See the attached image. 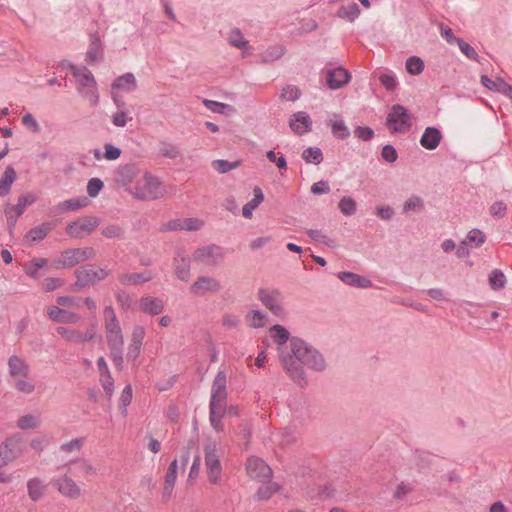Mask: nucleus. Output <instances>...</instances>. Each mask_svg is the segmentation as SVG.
<instances>
[{
  "mask_svg": "<svg viewBox=\"0 0 512 512\" xmlns=\"http://www.w3.org/2000/svg\"><path fill=\"white\" fill-rule=\"evenodd\" d=\"M290 348L291 353L280 350V360L293 381L303 387L307 381L301 364L320 371L324 369L325 361L318 351L311 349L297 337L290 339Z\"/></svg>",
  "mask_w": 512,
  "mask_h": 512,
  "instance_id": "f257e3e1",
  "label": "nucleus"
},
{
  "mask_svg": "<svg viewBox=\"0 0 512 512\" xmlns=\"http://www.w3.org/2000/svg\"><path fill=\"white\" fill-rule=\"evenodd\" d=\"M72 75L76 80L78 92L87 100L92 106H96L99 102V94L97 90V83L91 71L86 67H71Z\"/></svg>",
  "mask_w": 512,
  "mask_h": 512,
  "instance_id": "f03ea898",
  "label": "nucleus"
},
{
  "mask_svg": "<svg viewBox=\"0 0 512 512\" xmlns=\"http://www.w3.org/2000/svg\"><path fill=\"white\" fill-rule=\"evenodd\" d=\"M132 194L139 199L153 200L164 196V189L160 181L149 173L137 180Z\"/></svg>",
  "mask_w": 512,
  "mask_h": 512,
  "instance_id": "7ed1b4c3",
  "label": "nucleus"
},
{
  "mask_svg": "<svg viewBox=\"0 0 512 512\" xmlns=\"http://www.w3.org/2000/svg\"><path fill=\"white\" fill-rule=\"evenodd\" d=\"M94 256L95 251L91 247L68 249L55 258L52 261L51 266L55 269L71 268L85 260L93 258Z\"/></svg>",
  "mask_w": 512,
  "mask_h": 512,
  "instance_id": "20e7f679",
  "label": "nucleus"
},
{
  "mask_svg": "<svg viewBox=\"0 0 512 512\" xmlns=\"http://www.w3.org/2000/svg\"><path fill=\"white\" fill-rule=\"evenodd\" d=\"M25 449V441L22 435L14 434L7 438L5 442L0 445V461L1 465L19 458Z\"/></svg>",
  "mask_w": 512,
  "mask_h": 512,
  "instance_id": "39448f33",
  "label": "nucleus"
},
{
  "mask_svg": "<svg viewBox=\"0 0 512 512\" xmlns=\"http://www.w3.org/2000/svg\"><path fill=\"white\" fill-rule=\"evenodd\" d=\"M137 87V82L132 73H126L116 78L111 86V96L117 108L125 106L122 99V93L133 92Z\"/></svg>",
  "mask_w": 512,
  "mask_h": 512,
  "instance_id": "423d86ee",
  "label": "nucleus"
},
{
  "mask_svg": "<svg viewBox=\"0 0 512 512\" xmlns=\"http://www.w3.org/2000/svg\"><path fill=\"white\" fill-rule=\"evenodd\" d=\"M258 299L269 309L275 317H283L285 309L282 304V294L278 289L260 288L257 292Z\"/></svg>",
  "mask_w": 512,
  "mask_h": 512,
  "instance_id": "0eeeda50",
  "label": "nucleus"
},
{
  "mask_svg": "<svg viewBox=\"0 0 512 512\" xmlns=\"http://www.w3.org/2000/svg\"><path fill=\"white\" fill-rule=\"evenodd\" d=\"M205 465L210 483L218 484L221 478L222 465L217 454L216 444L211 442L204 447Z\"/></svg>",
  "mask_w": 512,
  "mask_h": 512,
  "instance_id": "6e6552de",
  "label": "nucleus"
},
{
  "mask_svg": "<svg viewBox=\"0 0 512 512\" xmlns=\"http://www.w3.org/2000/svg\"><path fill=\"white\" fill-rule=\"evenodd\" d=\"M246 470L248 476L261 483H266L273 477V471L271 467L265 463V461L259 457L251 456L248 458L246 463Z\"/></svg>",
  "mask_w": 512,
  "mask_h": 512,
  "instance_id": "1a4fd4ad",
  "label": "nucleus"
},
{
  "mask_svg": "<svg viewBox=\"0 0 512 512\" xmlns=\"http://www.w3.org/2000/svg\"><path fill=\"white\" fill-rule=\"evenodd\" d=\"M387 126L392 132H406L411 127L410 116L401 105H394L387 117Z\"/></svg>",
  "mask_w": 512,
  "mask_h": 512,
  "instance_id": "9d476101",
  "label": "nucleus"
},
{
  "mask_svg": "<svg viewBox=\"0 0 512 512\" xmlns=\"http://www.w3.org/2000/svg\"><path fill=\"white\" fill-rule=\"evenodd\" d=\"M223 259V252L219 246L208 245L198 248L193 254V260L203 266L218 265Z\"/></svg>",
  "mask_w": 512,
  "mask_h": 512,
  "instance_id": "9b49d317",
  "label": "nucleus"
},
{
  "mask_svg": "<svg viewBox=\"0 0 512 512\" xmlns=\"http://www.w3.org/2000/svg\"><path fill=\"white\" fill-rule=\"evenodd\" d=\"M99 225L96 217L85 216L69 223L66 227V233L73 238H82L90 234Z\"/></svg>",
  "mask_w": 512,
  "mask_h": 512,
  "instance_id": "f8f14e48",
  "label": "nucleus"
},
{
  "mask_svg": "<svg viewBox=\"0 0 512 512\" xmlns=\"http://www.w3.org/2000/svg\"><path fill=\"white\" fill-rule=\"evenodd\" d=\"M36 199L37 198H36V196L34 194L28 193V194H25V195H21L18 198V202H17L16 205L7 207L5 209V214H6V217H7L8 225L10 227L14 226L16 224V221H17L18 217H20L24 213L25 208L28 205H31V204L35 203Z\"/></svg>",
  "mask_w": 512,
  "mask_h": 512,
  "instance_id": "ddd939ff",
  "label": "nucleus"
},
{
  "mask_svg": "<svg viewBox=\"0 0 512 512\" xmlns=\"http://www.w3.org/2000/svg\"><path fill=\"white\" fill-rule=\"evenodd\" d=\"M51 484L58 492L69 499H77L81 495V488L68 475H63L52 480Z\"/></svg>",
  "mask_w": 512,
  "mask_h": 512,
  "instance_id": "4468645a",
  "label": "nucleus"
},
{
  "mask_svg": "<svg viewBox=\"0 0 512 512\" xmlns=\"http://www.w3.org/2000/svg\"><path fill=\"white\" fill-rule=\"evenodd\" d=\"M107 275L108 271L95 266L82 267L76 271L77 282L81 286H86L103 280Z\"/></svg>",
  "mask_w": 512,
  "mask_h": 512,
  "instance_id": "2eb2a0df",
  "label": "nucleus"
},
{
  "mask_svg": "<svg viewBox=\"0 0 512 512\" xmlns=\"http://www.w3.org/2000/svg\"><path fill=\"white\" fill-rule=\"evenodd\" d=\"M56 331L65 340L76 343L90 341L95 337L96 333L93 325L90 328H88L84 333L76 329H71L62 326L57 327Z\"/></svg>",
  "mask_w": 512,
  "mask_h": 512,
  "instance_id": "dca6fc26",
  "label": "nucleus"
},
{
  "mask_svg": "<svg viewBox=\"0 0 512 512\" xmlns=\"http://www.w3.org/2000/svg\"><path fill=\"white\" fill-rule=\"evenodd\" d=\"M220 289L221 285L217 279L210 276H201L191 285L190 292L202 296L209 292H218Z\"/></svg>",
  "mask_w": 512,
  "mask_h": 512,
  "instance_id": "f3484780",
  "label": "nucleus"
},
{
  "mask_svg": "<svg viewBox=\"0 0 512 512\" xmlns=\"http://www.w3.org/2000/svg\"><path fill=\"white\" fill-rule=\"evenodd\" d=\"M106 334L110 351L123 349V336L119 322H106Z\"/></svg>",
  "mask_w": 512,
  "mask_h": 512,
  "instance_id": "a211bd4d",
  "label": "nucleus"
},
{
  "mask_svg": "<svg viewBox=\"0 0 512 512\" xmlns=\"http://www.w3.org/2000/svg\"><path fill=\"white\" fill-rule=\"evenodd\" d=\"M138 174L139 169L136 165H125L116 171L115 181L118 185L126 187L132 184Z\"/></svg>",
  "mask_w": 512,
  "mask_h": 512,
  "instance_id": "6ab92c4d",
  "label": "nucleus"
},
{
  "mask_svg": "<svg viewBox=\"0 0 512 512\" xmlns=\"http://www.w3.org/2000/svg\"><path fill=\"white\" fill-rule=\"evenodd\" d=\"M311 124L309 115L302 111L295 113L289 121L290 128L298 135L306 133L311 128Z\"/></svg>",
  "mask_w": 512,
  "mask_h": 512,
  "instance_id": "aec40b11",
  "label": "nucleus"
},
{
  "mask_svg": "<svg viewBox=\"0 0 512 512\" xmlns=\"http://www.w3.org/2000/svg\"><path fill=\"white\" fill-rule=\"evenodd\" d=\"M481 83L483 86H485L487 89L495 92L502 93L512 99V86L505 82L501 78H496L495 80H492L488 78L487 76L481 77Z\"/></svg>",
  "mask_w": 512,
  "mask_h": 512,
  "instance_id": "412c9836",
  "label": "nucleus"
},
{
  "mask_svg": "<svg viewBox=\"0 0 512 512\" xmlns=\"http://www.w3.org/2000/svg\"><path fill=\"white\" fill-rule=\"evenodd\" d=\"M350 80V74L343 68H336L327 73V85L331 89H338L347 84Z\"/></svg>",
  "mask_w": 512,
  "mask_h": 512,
  "instance_id": "4be33fe9",
  "label": "nucleus"
},
{
  "mask_svg": "<svg viewBox=\"0 0 512 512\" xmlns=\"http://www.w3.org/2000/svg\"><path fill=\"white\" fill-rule=\"evenodd\" d=\"M442 135L440 131L434 127H428L425 129L420 144L428 150H434L438 147L441 141Z\"/></svg>",
  "mask_w": 512,
  "mask_h": 512,
  "instance_id": "5701e85b",
  "label": "nucleus"
},
{
  "mask_svg": "<svg viewBox=\"0 0 512 512\" xmlns=\"http://www.w3.org/2000/svg\"><path fill=\"white\" fill-rule=\"evenodd\" d=\"M138 307L141 311L149 316H156L163 311L164 305L162 300L152 297L142 298Z\"/></svg>",
  "mask_w": 512,
  "mask_h": 512,
  "instance_id": "b1692460",
  "label": "nucleus"
},
{
  "mask_svg": "<svg viewBox=\"0 0 512 512\" xmlns=\"http://www.w3.org/2000/svg\"><path fill=\"white\" fill-rule=\"evenodd\" d=\"M8 366L11 376H20L24 378L28 376L29 367L22 358L16 355L11 356L8 360Z\"/></svg>",
  "mask_w": 512,
  "mask_h": 512,
  "instance_id": "393cba45",
  "label": "nucleus"
},
{
  "mask_svg": "<svg viewBox=\"0 0 512 512\" xmlns=\"http://www.w3.org/2000/svg\"><path fill=\"white\" fill-rule=\"evenodd\" d=\"M88 205V200L86 197H78L72 198L65 201H62L57 204L56 210L58 213H64L69 211H77L82 209Z\"/></svg>",
  "mask_w": 512,
  "mask_h": 512,
  "instance_id": "a878e982",
  "label": "nucleus"
},
{
  "mask_svg": "<svg viewBox=\"0 0 512 512\" xmlns=\"http://www.w3.org/2000/svg\"><path fill=\"white\" fill-rule=\"evenodd\" d=\"M253 199L246 203L242 208V215L246 219H251L253 211L263 202L264 194L260 187L253 189Z\"/></svg>",
  "mask_w": 512,
  "mask_h": 512,
  "instance_id": "bb28decb",
  "label": "nucleus"
},
{
  "mask_svg": "<svg viewBox=\"0 0 512 512\" xmlns=\"http://www.w3.org/2000/svg\"><path fill=\"white\" fill-rule=\"evenodd\" d=\"M177 478V460L174 459L166 472L165 480H164V488H163V495L166 497H170L172 494V491L174 489V485Z\"/></svg>",
  "mask_w": 512,
  "mask_h": 512,
  "instance_id": "cd10ccee",
  "label": "nucleus"
},
{
  "mask_svg": "<svg viewBox=\"0 0 512 512\" xmlns=\"http://www.w3.org/2000/svg\"><path fill=\"white\" fill-rule=\"evenodd\" d=\"M15 180L16 172L14 168L11 166L7 167L0 179V196L9 194Z\"/></svg>",
  "mask_w": 512,
  "mask_h": 512,
  "instance_id": "c85d7f7f",
  "label": "nucleus"
},
{
  "mask_svg": "<svg viewBox=\"0 0 512 512\" xmlns=\"http://www.w3.org/2000/svg\"><path fill=\"white\" fill-rule=\"evenodd\" d=\"M51 229V223H43L29 230L26 234V239L31 242H40L48 235Z\"/></svg>",
  "mask_w": 512,
  "mask_h": 512,
  "instance_id": "c756f323",
  "label": "nucleus"
},
{
  "mask_svg": "<svg viewBox=\"0 0 512 512\" xmlns=\"http://www.w3.org/2000/svg\"><path fill=\"white\" fill-rule=\"evenodd\" d=\"M338 277L341 281H343L344 283L351 285V286H357V287L370 286V281L368 279L363 278L355 273L340 272L338 274Z\"/></svg>",
  "mask_w": 512,
  "mask_h": 512,
  "instance_id": "7c9ffc66",
  "label": "nucleus"
},
{
  "mask_svg": "<svg viewBox=\"0 0 512 512\" xmlns=\"http://www.w3.org/2000/svg\"><path fill=\"white\" fill-rule=\"evenodd\" d=\"M47 263L48 260L45 258H34L24 265V271L29 277L37 278L39 270L45 267Z\"/></svg>",
  "mask_w": 512,
  "mask_h": 512,
  "instance_id": "2f4dec72",
  "label": "nucleus"
},
{
  "mask_svg": "<svg viewBox=\"0 0 512 512\" xmlns=\"http://www.w3.org/2000/svg\"><path fill=\"white\" fill-rule=\"evenodd\" d=\"M227 394L211 393L209 410L213 413H226Z\"/></svg>",
  "mask_w": 512,
  "mask_h": 512,
  "instance_id": "473e14b6",
  "label": "nucleus"
},
{
  "mask_svg": "<svg viewBox=\"0 0 512 512\" xmlns=\"http://www.w3.org/2000/svg\"><path fill=\"white\" fill-rule=\"evenodd\" d=\"M153 278L150 272L131 273L121 276L120 281L124 285L144 283Z\"/></svg>",
  "mask_w": 512,
  "mask_h": 512,
  "instance_id": "72a5a7b5",
  "label": "nucleus"
},
{
  "mask_svg": "<svg viewBox=\"0 0 512 512\" xmlns=\"http://www.w3.org/2000/svg\"><path fill=\"white\" fill-rule=\"evenodd\" d=\"M28 495L33 501H38L44 494V486L39 478H32L27 483Z\"/></svg>",
  "mask_w": 512,
  "mask_h": 512,
  "instance_id": "f704fd0d",
  "label": "nucleus"
},
{
  "mask_svg": "<svg viewBox=\"0 0 512 512\" xmlns=\"http://www.w3.org/2000/svg\"><path fill=\"white\" fill-rule=\"evenodd\" d=\"M111 120L114 126L125 127L128 123H130L133 120V117L130 111L125 110L123 106L121 108H118V111H116L112 115Z\"/></svg>",
  "mask_w": 512,
  "mask_h": 512,
  "instance_id": "c9c22d12",
  "label": "nucleus"
},
{
  "mask_svg": "<svg viewBox=\"0 0 512 512\" xmlns=\"http://www.w3.org/2000/svg\"><path fill=\"white\" fill-rule=\"evenodd\" d=\"M280 490V485L275 482H270L266 486H261L256 492L255 499L256 500H268L274 495L276 492Z\"/></svg>",
  "mask_w": 512,
  "mask_h": 512,
  "instance_id": "e433bc0d",
  "label": "nucleus"
},
{
  "mask_svg": "<svg viewBox=\"0 0 512 512\" xmlns=\"http://www.w3.org/2000/svg\"><path fill=\"white\" fill-rule=\"evenodd\" d=\"M424 208V201L419 196H411L409 197L403 206V211L406 214L416 213L422 211Z\"/></svg>",
  "mask_w": 512,
  "mask_h": 512,
  "instance_id": "4c0bfd02",
  "label": "nucleus"
},
{
  "mask_svg": "<svg viewBox=\"0 0 512 512\" xmlns=\"http://www.w3.org/2000/svg\"><path fill=\"white\" fill-rule=\"evenodd\" d=\"M302 158L311 164H320L323 161V154L320 148L318 147H309L305 149L302 153Z\"/></svg>",
  "mask_w": 512,
  "mask_h": 512,
  "instance_id": "58836bf2",
  "label": "nucleus"
},
{
  "mask_svg": "<svg viewBox=\"0 0 512 512\" xmlns=\"http://www.w3.org/2000/svg\"><path fill=\"white\" fill-rule=\"evenodd\" d=\"M485 239V234L482 231L478 229H473L468 232L466 239L462 242V244L479 247L485 242Z\"/></svg>",
  "mask_w": 512,
  "mask_h": 512,
  "instance_id": "ea45409f",
  "label": "nucleus"
},
{
  "mask_svg": "<svg viewBox=\"0 0 512 512\" xmlns=\"http://www.w3.org/2000/svg\"><path fill=\"white\" fill-rule=\"evenodd\" d=\"M270 332L274 342H276L280 346L285 344L289 340V331L281 325H274L270 329Z\"/></svg>",
  "mask_w": 512,
  "mask_h": 512,
  "instance_id": "a19ab883",
  "label": "nucleus"
},
{
  "mask_svg": "<svg viewBox=\"0 0 512 512\" xmlns=\"http://www.w3.org/2000/svg\"><path fill=\"white\" fill-rule=\"evenodd\" d=\"M489 284L493 290H499L505 287L506 277L504 273L499 269H494L489 274Z\"/></svg>",
  "mask_w": 512,
  "mask_h": 512,
  "instance_id": "79ce46f5",
  "label": "nucleus"
},
{
  "mask_svg": "<svg viewBox=\"0 0 512 512\" xmlns=\"http://www.w3.org/2000/svg\"><path fill=\"white\" fill-rule=\"evenodd\" d=\"M360 14V9L356 3L343 6L338 10V16L348 21L355 20Z\"/></svg>",
  "mask_w": 512,
  "mask_h": 512,
  "instance_id": "37998d69",
  "label": "nucleus"
},
{
  "mask_svg": "<svg viewBox=\"0 0 512 512\" xmlns=\"http://www.w3.org/2000/svg\"><path fill=\"white\" fill-rule=\"evenodd\" d=\"M17 426L22 430L35 429L40 426V419L32 414H27L19 418Z\"/></svg>",
  "mask_w": 512,
  "mask_h": 512,
  "instance_id": "c03bdc74",
  "label": "nucleus"
},
{
  "mask_svg": "<svg viewBox=\"0 0 512 512\" xmlns=\"http://www.w3.org/2000/svg\"><path fill=\"white\" fill-rule=\"evenodd\" d=\"M203 104L205 105V107L207 109H209L213 113L226 114L227 112H230L233 110L230 105L221 103V102H217V101H213V100L205 99L203 101Z\"/></svg>",
  "mask_w": 512,
  "mask_h": 512,
  "instance_id": "a18cd8bd",
  "label": "nucleus"
},
{
  "mask_svg": "<svg viewBox=\"0 0 512 512\" xmlns=\"http://www.w3.org/2000/svg\"><path fill=\"white\" fill-rule=\"evenodd\" d=\"M332 133L335 137L345 139L350 135V131L345 123L341 120H334L330 122Z\"/></svg>",
  "mask_w": 512,
  "mask_h": 512,
  "instance_id": "49530a36",
  "label": "nucleus"
},
{
  "mask_svg": "<svg viewBox=\"0 0 512 512\" xmlns=\"http://www.w3.org/2000/svg\"><path fill=\"white\" fill-rule=\"evenodd\" d=\"M211 393L227 394L226 392V375L223 371H219L212 383Z\"/></svg>",
  "mask_w": 512,
  "mask_h": 512,
  "instance_id": "de8ad7c7",
  "label": "nucleus"
},
{
  "mask_svg": "<svg viewBox=\"0 0 512 512\" xmlns=\"http://www.w3.org/2000/svg\"><path fill=\"white\" fill-rule=\"evenodd\" d=\"M424 69V62L416 56L410 57L406 61V70L411 75H419Z\"/></svg>",
  "mask_w": 512,
  "mask_h": 512,
  "instance_id": "09e8293b",
  "label": "nucleus"
},
{
  "mask_svg": "<svg viewBox=\"0 0 512 512\" xmlns=\"http://www.w3.org/2000/svg\"><path fill=\"white\" fill-rule=\"evenodd\" d=\"M338 207L340 211L346 216H351L356 212V202L351 197L341 198Z\"/></svg>",
  "mask_w": 512,
  "mask_h": 512,
  "instance_id": "8fccbe9b",
  "label": "nucleus"
},
{
  "mask_svg": "<svg viewBox=\"0 0 512 512\" xmlns=\"http://www.w3.org/2000/svg\"><path fill=\"white\" fill-rule=\"evenodd\" d=\"M240 166V161L228 162L218 159L212 162V167L219 173H226Z\"/></svg>",
  "mask_w": 512,
  "mask_h": 512,
  "instance_id": "3c124183",
  "label": "nucleus"
},
{
  "mask_svg": "<svg viewBox=\"0 0 512 512\" xmlns=\"http://www.w3.org/2000/svg\"><path fill=\"white\" fill-rule=\"evenodd\" d=\"M228 41L232 46L239 49H245L247 48L248 45V42L244 39L243 35L237 29L231 31L228 37Z\"/></svg>",
  "mask_w": 512,
  "mask_h": 512,
  "instance_id": "603ef678",
  "label": "nucleus"
},
{
  "mask_svg": "<svg viewBox=\"0 0 512 512\" xmlns=\"http://www.w3.org/2000/svg\"><path fill=\"white\" fill-rule=\"evenodd\" d=\"M104 183L99 178H92L88 181L87 184V193L90 197H96L100 191L103 189Z\"/></svg>",
  "mask_w": 512,
  "mask_h": 512,
  "instance_id": "864d4df0",
  "label": "nucleus"
},
{
  "mask_svg": "<svg viewBox=\"0 0 512 512\" xmlns=\"http://www.w3.org/2000/svg\"><path fill=\"white\" fill-rule=\"evenodd\" d=\"M102 56V46L101 43L98 40H95L91 43L88 51H87V58L95 62L98 59H100Z\"/></svg>",
  "mask_w": 512,
  "mask_h": 512,
  "instance_id": "5fc2aeb1",
  "label": "nucleus"
},
{
  "mask_svg": "<svg viewBox=\"0 0 512 512\" xmlns=\"http://www.w3.org/2000/svg\"><path fill=\"white\" fill-rule=\"evenodd\" d=\"M300 96V91L296 86L288 85L282 89L281 98L286 101H296Z\"/></svg>",
  "mask_w": 512,
  "mask_h": 512,
  "instance_id": "6e6d98bb",
  "label": "nucleus"
},
{
  "mask_svg": "<svg viewBox=\"0 0 512 512\" xmlns=\"http://www.w3.org/2000/svg\"><path fill=\"white\" fill-rule=\"evenodd\" d=\"M175 273L180 280H188L190 277L189 263L185 259H182L181 264H176Z\"/></svg>",
  "mask_w": 512,
  "mask_h": 512,
  "instance_id": "4d7b16f0",
  "label": "nucleus"
},
{
  "mask_svg": "<svg viewBox=\"0 0 512 512\" xmlns=\"http://www.w3.org/2000/svg\"><path fill=\"white\" fill-rule=\"evenodd\" d=\"M83 446V439L75 438L69 442L63 443L60 446V450L63 452L79 451Z\"/></svg>",
  "mask_w": 512,
  "mask_h": 512,
  "instance_id": "13d9d810",
  "label": "nucleus"
},
{
  "mask_svg": "<svg viewBox=\"0 0 512 512\" xmlns=\"http://www.w3.org/2000/svg\"><path fill=\"white\" fill-rule=\"evenodd\" d=\"M23 125L33 133L40 131V125L31 114H25L22 118Z\"/></svg>",
  "mask_w": 512,
  "mask_h": 512,
  "instance_id": "bf43d9fd",
  "label": "nucleus"
},
{
  "mask_svg": "<svg viewBox=\"0 0 512 512\" xmlns=\"http://www.w3.org/2000/svg\"><path fill=\"white\" fill-rule=\"evenodd\" d=\"M266 155L268 160L272 163H275L279 169H286L287 162L282 155H279V153H276L273 150L268 151Z\"/></svg>",
  "mask_w": 512,
  "mask_h": 512,
  "instance_id": "052dcab7",
  "label": "nucleus"
},
{
  "mask_svg": "<svg viewBox=\"0 0 512 512\" xmlns=\"http://www.w3.org/2000/svg\"><path fill=\"white\" fill-rule=\"evenodd\" d=\"M104 150H105V152H104L103 157L106 160H110V161L117 160L121 155V150L112 144H105Z\"/></svg>",
  "mask_w": 512,
  "mask_h": 512,
  "instance_id": "680f3d73",
  "label": "nucleus"
},
{
  "mask_svg": "<svg viewBox=\"0 0 512 512\" xmlns=\"http://www.w3.org/2000/svg\"><path fill=\"white\" fill-rule=\"evenodd\" d=\"M226 413H213V411H209V418L211 426L217 431H223L222 418Z\"/></svg>",
  "mask_w": 512,
  "mask_h": 512,
  "instance_id": "e2e57ef3",
  "label": "nucleus"
},
{
  "mask_svg": "<svg viewBox=\"0 0 512 512\" xmlns=\"http://www.w3.org/2000/svg\"><path fill=\"white\" fill-rule=\"evenodd\" d=\"M203 221L198 218H188L182 223V228L189 231L199 230L203 226Z\"/></svg>",
  "mask_w": 512,
  "mask_h": 512,
  "instance_id": "0e129e2a",
  "label": "nucleus"
},
{
  "mask_svg": "<svg viewBox=\"0 0 512 512\" xmlns=\"http://www.w3.org/2000/svg\"><path fill=\"white\" fill-rule=\"evenodd\" d=\"M457 44L461 50V52L466 55L469 59L475 60L477 58V53L475 49L469 45L468 43L464 42L462 39L457 40Z\"/></svg>",
  "mask_w": 512,
  "mask_h": 512,
  "instance_id": "69168bd1",
  "label": "nucleus"
},
{
  "mask_svg": "<svg viewBox=\"0 0 512 512\" xmlns=\"http://www.w3.org/2000/svg\"><path fill=\"white\" fill-rule=\"evenodd\" d=\"M63 284L64 281L62 279L55 277L46 278L43 282V286L46 291H54L61 287Z\"/></svg>",
  "mask_w": 512,
  "mask_h": 512,
  "instance_id": "338daca9",
  "label": "nucleus"
},
{
  "mask_svg": "<svg viewBox=\"0 0 512 512\" xmlns=\"http://www.w3.org/2000/svg\"><path fill=\"white\" fill-rule=\"evenodd\" d=\"M379 80L388 91L394 90L395 87L397 86V81L395 77L391 74H382L379 77Z\"/></svg>",
  "mask_w": 512,
  "mask_h": 512,
  "instance_id": "774afa93",
  "label": "nucleus"
}]
</instances>
